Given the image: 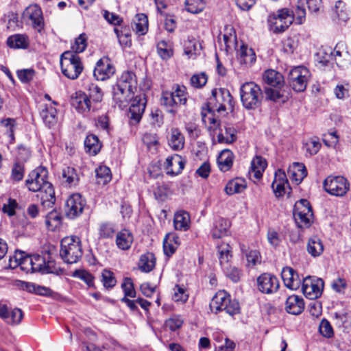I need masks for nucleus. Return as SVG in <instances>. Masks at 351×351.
Wrapping results in <instances>:
<instances>
[{
	"label": "nucleus",
	"mask_w": 351,
	"mask_h": 351,
	"mask_svg": "<svg viewBox=\"0 0 351 351\" xmlns=\"http://www.w3.org/2000/svg\"><path fill=\"white\" fill-rule=\"evenodd\" d=\"M173 224L177 230H187L190 228L189 214L183 210L177 212L174 215Z\"/></svg>",
	"instance_id": "37"
},
{
	"label": "nucleus",
	"mask_w": 351,
	"mask_h": 351,
	"mask_svg": "<svg viewBox=\"0 0 351 351\" xmlns=\"http://www.w3.org/2000/svg\"><path fill=\"white\" fill-rule=\"evenodd\" d=\"M230 226L228 220L223 218L217 219L212 230L213 237L219 239L227 235Z\"/></svg>",
	"instance_id": "40"
},
{
	"label": "nucleus",
	"mask_w": 351,
	"mask_h": 351,
	"mask_svg": "<svg viewBox=\"0 0 351 351\" xmlns=\"http://www.w3.org/2000/svg\"><path fill=\"white\" fill-rule=\"evenodd\" d=\"M323 142L327 147H334L339 141L336 131H330L323 134Z\"/></svg>",
	"instance_id": "63"
},
{
	"label": "nucleus",
	"mask_w": 351,
	"mask_h": 351,
	"mask_svg": "<svg viewBox=\"0 0 351 351\" xmlns=\"http://www.w3.org/2000/svg\"><path fill=\"white\" fill-rule=\"evenodd\" d=\"M60 66L63 75L71 80L77 79L84 69L80 58L70 51L61 55Z\"/></svg>",
	"instance_id": "8"
},
{
	"label": "nucleus",
	"mask_w": 351,
	"mask_h": 351,
	"mask_svg": "<svg viewBox=\"0 0 351 351\" xmlns=\"http://www.w3.org/2000/svg\"><path fill=\"white\" fill-rule=\"evenodd\" d=\"M267 166L266 160L261 156H256L251 161L250 176L259 180L263 176V173Z\"/></svg>",
	"instance_id": "29"
},
{
	"label": "nucleus",
	"mask_w": 351,
	"mask_h": 351,
	"mask_svg": "<svg viewBox=\"0 0 351 351\" xmlns=\"http://www.w3.org/2000/svg\"><path fill=\"white\" fill-rule=\"evenodd\" d=\"M293 217L299 228H308L313 221V212L308 200L302 199L294 205Z\"/></svg>",
	"instance_id": "11"
},
{
	"label": "nucleus",
	"mask_w": 351,
	"mask_h": 351,
	"mask_svg": "<svg viewBox=\"0 0 351 351\" xmlns=\"http://www.w3.org/2000/svg\"><path fill=\"white\" fill-rule=\"evenodd\" d=\"M247 187L245 180L241 178H236L230 180L226 185L225 191L232 195L236 193H242Z\"/></svg>",
	"instance_id": "35"
},
{
	"label": "nucleus",
	"mask_w": 351,
	"mask_h": 351,
	"mask_svg": "<svg viewBox=\"0 0 351 351\" xmlns=\"http://www.w3.org/2000/svg\"><path fill=\"white\" fill-rule=\"evenodd\" d=\"M165 170L167 175L175 176L180 174L185 165L184 159L178 154L169 156L166 159Z\"/></svg>",
	"instance_id": "21"
},
{
	"label": "nucleus",
	"mask_w": 351,
	"mask_h": 351,
	"mask_svg": "<svg viewBox=\"0 0 351 351\" xmlns=\"http://www.w3.org/2000/svg\"><path fill=\"white\" fill-rule=\"evenodd\" d=\"M168 143L170 147L176 151L180 150L184 147V137L178 128L171 129Z\"/></svg>",
	"instance_id": "33"
},
{
	"label": "nucleus",
	"mask_w": 351,
	"mask_h": 351,
	"mask_svg": "<svg viewBox=\"0 0 351 351\" xmlns=\"http://www.w3.org/2000/svg\"><path fill=\"white\" fill-rule=\"evenodd\" d=\"M332 17L333 19H337L344 22L348 20L349 14L344 2L342 1H337L336 2L335 7L332 10Z\"/></svg>",
	"instance_id": "46"
},
{
	"label": "nucleus",
	"mask_w": 351,
	"mask_h": 351,
	"mask_svg": "<svg viewBox=\"0 0 351 351\" xmlns=\"http://www.w3.org/2000/svg\"><path fill=\"white\" fill-rule=\"evenodd\" d=\"M309 77V71L306 67H295L289 74L288 81L289 86L295 92H302L306 88Z\"/></svg>",
	"instance_id": "13"
},
{
	"label": "nucleus",
	"mask_w": 351,
	"mask_h": 351,
	"mask_svg": "<svg viewBox=\"0 0 351 351\" xmlns=\"http://www.w3.org/2000/svg\"><path fill=\"white\" fill-rule=\"evenodd\" d=\"M145 104L134 99L130 107L129 112L130 114V121L133 123H137L140 121L142 114L145 110Z\"/></svg>",
	"instance_id": "42"
},
{
	"label": "nucleus",
	"mask_w": 351,
	"mask_h": 351,
	"mask_svg": "<svg viewBox=\"0 0 351 351\" xmlns=\"http://www.w3.org/2000/svg\"><path fill=\"white\" fill-rule=\"evenodd\" d=\"M257 289L265 294H273L279 289V280L274 275L263 274L257 278Z\"/></svg>",
	"instance_id": "16"
},
{
	"label": "nucleus",
	"mask_w": 351,
	"mask_h": 351,
	"mask_svg": "<svg viewBox=\"0 0 351 351\" xmlns=\"http://www.w3.org/2000/svg\"><path fill=\"white\" fill-rule=\"evenodd\" d=\"M231 249L228 243H223L218 247L219 264L222 269L230 265L229 261L232 258Z\"/></svg>",
	"instance_id": "47"
},
{
	"label": "nucleus",
	"mask_w": 351,
	"mask_h": 351,
	"mask_svg": "<svg viewBox=\"0 0 351 351\" xmlns=\"http://www.w3.org/2000/svg\"><path fill=\"white\" fill-rule=\"evenodd\" d=\"M1 124L5 128V131L11 140H14V132L16 125L15 119L12 118H7L1 121Z\"/></svg>",
	"instance_id": "64"
},
{
	"label": "nucleus",
	"mask_w": 351,
	"mask_h": 351,
	"mask_svg": "<svg viewBox=\"0 0 351 351\" xmlns=\"http://www.w3.org/2000/svg\"><path fill=\"white\" fill-rule=\"evenodd\" d=\"M205 8L204 0H186L185 9L192 14H197L202 12Z\"/></svg>",
	"instance_id": "53"
},
{
	"label": "nucleus",
	"mask_w": 351,
	"mask_h": 351,
	"mask_svg": "<svg viewBox=\"0 0 351 351\" xmlns=\"http://www.w3.org/2000/svg\"><path fill=\"white\" fill-rule=\"evenodd\" d=\"M87 46L86 36L85 34H81L75 40L74 45L72 46L73 51L77 53L83 52Z\"/></svg>",
	"instance_id": "61"
},
{
	"label": "nucleus",
	"mask_w": 351,
	"mask_h": 351,
	"mask_svg": "<svg viewBox=\"0 0 351 351\" xmlns=\"http://www.w3.org/2000/svg\"><path fill=\"white\" fill-rule=\"evenodd\" d=\"M101 282L106 289H112L117 283L114 274L108 269H104L101 273Z\"/></svg>",
	"instance_id": "56"
},
{
	"label": "nucleus",
	"mask_w": 351,
	"mask_h": 351,
	"mask_svg": "<svg viewBox=\"0 0 351 351\" xmlns=\"http://www.w3.org/2000/svg\"><path fill=\"white\" fill-rule=\"evenodd\" d=\"M294 13L288 8H282L270 14L267 19L270 30L274 33L285 31L293 23Z\"/></svg>",
	"instance_id": "9"
},
{
	"label": "nucleus",
	"mask_w": 351,
	"mask_h": 351,
	"mask_svg": "<svg viewBox=\"0 0 351 351\" xmlns=\"http://www.w3.org/2000/svg\"><path fill=\"white\" fill-rule=\"evenodd\" d=\"M189 298V294L186 293L185 289L180 285H176L173 288V293L172 299L176 302L184 303Z\"/></svg>",
	"instance_id": "59"
},
{
	"label": "nucleus",
	"mask_w": 351,
	"mask_h": 351,
	"mask_svg": "<svg viewBox=\"0 0 351 351\" xmlns=\"http://www.w3.org/2000/svg\"><path fill=\"white\" fill-rule=\"evenodd\" d=\"M48 171L46 168L38 167L33 170L25 180V185L30 191L38 192L37 197L43 205L54 204L55 192L52 184L47 180Z\"/></svg>",
	"instance_id": "1"
},
{
	"label": "nucleus",
	"mask_w": 351,
	"mask_h": 351,
	"mask_svg": "<svg viewBox=\"0 0 351 351\" xmlns=\"http://www.w3.org/2000/svg\"><path fill=\"white\" fill-rule=\"evenodd\" d=\"M24 176V165L23 163L16 161L12 167L11 173V178L14 181H20Z\"/></svg>",
	"instance_id": "60"
},
{
	"label": "nucleus",
	"mask_w": 351,
	"mask_h": 351,
	"mask_svg": "<svg viewBox=\"0 0 351 351\" xmlns=\"http://www.w3.org/2000/svg\"><path fill=\"white\" fill-rule=\"evenodd\" d=\"M133 240L134 238L131 232L123 229L117 234L116 245L120 250H127L130 248Z\"/></svg>",
	"instance_id": "31"
},
{
	"label": "nucleus",
	"mask_w": 351,
	"mask_h": 351,
	"mask_svg": "<svg viewBox=\"0 0 351 351\" xmlns=\"http://www.w3.org/2000/svg\"><path fill=\"white\" fill-rule=\"evenodd\" d=\"M7 45L12 49H27L29 45V38L25 34H16L10 36L7 39Z\"/></svg>",
	"instance_id": "30"
},
{
	"label": "nucleus",
	"mask_w": 351,
	"mask_h": 351,
	"mask_svg": "<svg viewBox=\"0 0 351 351\" xmlns=\"http://www.w3.org/2000/svg\"><path fill=\"white\" fill-rule=\"evenodd\" d=\"M190 81L192 86L200 88L204 86L207 83L208 76L204 72H202L192 75Z\"/></svg>",
	"instance_id": "58"
},
{
	"label": "nucleus",
	"mask_w": 351,
	"mask_h": 351,
	"mask_svg": "<svg viewBox=\"0 0 351 351\" xmlns=\"http://www.w3.org/2000/svg\"><path fill=\"white\" fill-rule=\"evenodd\" d=\"M60 246V255L64 262L73 264L82 258L83 251L79 237H66L62 239Z\"/></svg>",
	"instance_id": "4"
},
{
	"label": "nucleus",
	"mask_w": 351,
	"mask_h": 351,
	"mask_svg": "<svg viewBox=\"0 0 351 351\" xmlns=\"http://www.w3.org/2000/svg\"><path fill=\"white\" fill-rule=\"evenodd\" d=\"M263 80L267 85L277 88L282 87L285 83L282 75L273 69H268L264 72Z\"/></svg>",
	"instance_id": "28"
},
{
	"label": "nucleus",
	"mask_w": 351,
	"mask_h": 351,
	"mask_svg": "<svg viewBox=\"0 0 351 351\" xmlns=\"http://www.w3.org/2000/svg\"><path fill=\"white\" fill-rule=\"evenodd\" d=\"M63 182L68 186H72L77 184L79 177L76 170L73 167H66L62 170Z\"/></svg>",
	"instance_id": "48"
},
{
	"label": "nucleus",
	"mask_w": 351,
	"mask_h": 351,
	"mask_svg": "<svg viewBox=\"0 0 351 351\" xmlns=\"http://www.w3.org/2000/svg\"><path fill=\"white\" fill-rule=\"evenodd\" d=\"M136 84L134 73L127 71L121 74L112 87L113 99L120 107L125 106V104L133 99Z\"/></svg>",
	"instance_id": "2"
},
{
	"label": "nucleus",
	"mask_w": 351,
	"mask_h": 351,
	"mask_svg": "<svg viewBox=\"0 0 351 351\" xmlns=\"http://www.w3.org/2000/svg\"><path fill=\"white\" fill-rule=\"evenodd\" d=\"M325 191L335 196L343 197L350 189L348 180L343 176H328L323 183Z\"/></svg>",
	"instance_id": "12"
},
{
	"label": "nucleus",
	"mask_w": 351,
	"mask_h": 351,
	"mask_svg": "<svg viewBox=\"0 0 351 351\" xmlns=\"http://www.w3.org/2000/svg\"><path fill=\"white\" fill-rule=\"evenodd\" d=\"M23 287L29 293H34L40 295L47 296L51 293L50 289L32 282H25Z\"/></svg>",
	"instance_id": "51"
},
{
	"label": "nucleus",
	"mask_w": 351,
	"mask_h": 351,
	"mask_svg": "<svg viewBox=\"0 0 351 351\" xmlns=\"http://www.w3.org/2000/svg\"><path fill=\"white\" fill-rule=\"evenodd\" d=\"M202 49L201 44L195 40H188L184 45V54L189 58H195Z\"/></svg>",
	"instance_id": "52"
},
{
	"label": "nucleus",
	"mask_w": 351,
	"mask_h": 351,
	"mask_svg": "<svg viewBox=\"0 0 351 351\" xmlns=\"http://www.w3.org/2000/svg\"><path fill=\"white\" fill-rule=\"evenodd\" d=\"M62 221V218L59 213L53 210L46 216L45 223L49 230H55L58 228Z\"/></svg>",
	"instance_id": "50"
},
{
	"label": "nucleus",
	"mask_w": 351,
	"mask_h": 351,
	"mask_svg": "<svg viewBox=\"0 0 351 351\" xmlns=\"http://www.w3.org/2000/svg\"><path fill=\"white\" fill-rule=\"evenodd\" d=\"M285 309L289 314L300 315L304 309L303 298L296 295L289 296L285 302Z\"/></svg>",
	"instance_id": "25"
},
{
	"label": "nucleus",
	"mask_w": 351,
	"mask_h": 351,
	"mask_svg": "<svg viewBox=\"0 0 351 351\" xmlns=\"http://www.w3.org/2000/svg\"><path fill=\"white\" fill-rule=\"evenodd\" d=\"M86 204L85 199L79 193L70 195L64 204L65 215L70 219L79 217L83 212Z\"/></svg>",
	"instance_id": "15"
},
{
	"label": "nucleus",
	"mask_w": 351,
	"mask_h": 351,
	"mask_svg": "<svg viewBox=\"0 0 351 351\" xmlns=\"http://www.w3.org/2000/svg\"><path fill=\"white\" fill-rule=\"evenodd\" d=\"M324 285V281L321 278L307 276L302 280V291L308 299L315 300L321 296Z\"/></svg>",
	"instance_id": "14"
},
{
	"label": "nucleus",
	"mask_w": 351,
	"mask_h": 351,
	"mask_svg": "<svg viewBox=\"0 0 351 351\" xmlns=\"http://www.w3.org/2000/svg\"><path fill=\"white\" fill-rule=\"evenodd\" d=\"M282 279L285 285L291 289L297 290L300 285L301 280L295 271L289 267H284L281 272Z\"/></svg>",
	"instance_id": "23"
},
{
	"label": "nucleus",
	"mask_w": 351,
	"mask_h": 351,
	"mask_svg": "<svg viewBox=\"0 0 351 351\" xmlns=\"http://www.w3.org/2000/svg\"><path fill=\"white\" fill-rule=\"evenodd\" d=\"M288 175L291 180L298 185L307 176V171L304 164L294 162L289 167Z\"/></svg>",
	"instance_id": "26"
},
{
	"label": "nucleus",
	"mask_w": 351,
	"mask_h": 351,
	"mask_svg": "<svg viewBox=\"0 0 351 351\" xmlns=\"http://www.w3.org/2000/svg\"><path fill=\"white\" fill-rule=\"evenodd\" d=\"M271 186L275 195L278 197L283 196L285 193H290L291 188L284 171L278 169L276 171Z\"/></svg>",
	"instance_id": "19"
},
{
	"label": "nucleus",
	"mask_w": 351,
	"mask_h": 351,
	"mask_svg": "<svg viewBox=\"0 0 351 351\" xmlns=\"http://www.w3.org/2000/svg\"><path fill=\"white\" fill-rule=\"evenodd\" d=\"M96 180L99 184H106L111 180L110 169L106 166H99L95 169Z\"/></svg>",
	"instance_id": "49"
},
{
	"label": "nucleus",
	"mask_w": 351,
	"mask_h": 351,
	"mask_svg": "<svg viewBox=\"0 0 351 351\" xmlns=\"http://www.w3.org/2000/svg\"><path fill=\"white\" fill-rule=\"evenodd\" d=\"M133 30L139 35H145L148 31V19L143 13L137 14L132 25Z\"/></svg>",
	"instance_id": "39"
},
{
	"label": "nucleus",
	"mask_w": 351,
	"mask_h": 351,
	"mask_svg": "<svg viewBox=\"0 0 351 351\" xmlns=\"http://www.w3.org/2000/svg\"><path fill=\"white\" fill-rule=\"evenodd\" d=\"M210 311L217 314L224 311L230 315L239 313V304L235 300H232L230 295L225 291H219L215 293L210 302Z\"/></svg>",
	"instance_id": "6"
},
{
	"label": "nucleus",
	"mask_w": 351,
	"mask_h": 351,
	"mask_svg": "<svg viewBox=\"0 0 351 351\" xmlns=\"http://www.w3.org/2000/svg\"><path fill=\"white\" fill-rule=\"evenodd\" d=\"M32 265L34 267L33 271L34 272H42V273H51L52 272L50 269V262H46L44 257L39 254L30 255Z\"/></svg>",
	"instance_id": "36"
},
{
	"label": "nucleus",
	"mask_w": 351,
	"mask_h": 351,
	"mask_svg": "<svg viewBox=\"0 0 351 351\" xmlns=\"http://www.w3.org/2000/svg\"><path fill=\"white\" fill-rule=\"evenodd\" d=\"M155 263L154 254L148 252L141 256L138 265L143 272H149L154 268Z\"/></svg>",
	"instance_id": "44"
},
{
	"label": "nucleus",
	"mask_w": 351,
	"mask_h": 351,
	"mask_svg": "<svg viewBox=\"0 0 351 351\" xmlns=\"http://www.w3.org/2000/svg\"><path fill=\"white\" fill-rule=\"evenodd\" d=\"M0 317L8 324L17 325L21 322L23 314L20 308L9 311L5 306H3L0 307Z\"/></svg>",
	"instance_id": "24"
},
{
	"label": "nucleus",
	"mask_w": 351,
	"mask_h": 351,
	"mask_svg": "<svg viewBox=\"0 0 351 351\" xmlns=\"http://www.w3.org/2000/svg\"><path fill=\"white\" fill-rule=\"evenodd\" d=\"M157 53L162 60H168L173 55V44L170 41L160 40L156 45Z\"/></svg>",
	"instance_id": "45"
},
{
	"label": "nucleus",
	"mask_w": 351,
	"mask_h": 351,
	"mask_svg": "<svg viewBox=\"0 0 351 351\" xmlns=\"http://www.w3.org/2000/svg\"><path fill=\"white\" fill-rule=\"evenodd\" d=\"M99 232L101 237L110 238L114 235L115 229L112 224L109 223H103L99 226Z\"/></svg>",
	"instance_id": "62"
},
{
	"label": "nucleus",
	"mask_w": 351,
	"mask_h": 351,
	"mask_svg": "<svg viewBox=\"0 0 351 351\" xmlns=\"http://www.w3.org/2000/svg\"><path fill=\"white\" fill-rule=\"evenodd\" d=\"M236 140L237 130L230 124H226L224 125V131L221 130L220 132L217 134V141L219 143L230 144L236 141Z\"/></svg>",
	"instance_id": "32"
},
{
	"label": "nucleus",
	"mask_w": 351,
	"mask_h": 351,
	"mask_svg": "<svg viewBox=\"0 0 351 351\" xmlns=\"http://www.w3.org/2000/svg\"><path fill=\"white\" fill-rule=\"evenodd\" d=\"M306 249L309 254L313 257H317L323 253L324 245L319 238L313 237L309 239Z\"/></svg>",
	"instance_id": "43"
},
{
	"label": "nucleus",
	"mask_w": 351,
	"mask_h": 351,
	"mask_svg": "<svg viewBox=\"0 0 351 351\" xmlns=\"http://www.w3.org/2000/svg\"><path fill=\"white\" fill-rule=\"evenodd\" d=\"M84 147L86 152L93 156L97 155L101 147L98 137L95 134H88L84 141Z\"/></svg>",
	"instance_id": "41"
},
{
	"label": "nucleus",
	"mask_w": 351,
	"mask_h": 351,
	"mask_svg": "<svg viewBox=\"0 0 351 351\" xmlns=\"http://www.w3.org/2000/svg\"><path fill=\"white\" fill-rule=\"evenodd\" d=\"M187 101L186 88L184 86L176 85L170 91H163L160 101L167 108V110L175 114L181 105L186 104Z\"/></svg>",
	"instance_id": "7"
},
{
	"label": "nucleus",
	"mask_w": 351,
	"mask_h": 351,
	"mask_svg": "<svg viewBox=\"0 0 351 351\" xmlns=\"http://www.w3.org/2000/svg\"><path fill=\"white\" fill-rule=\"evenodd\" d=\"M30 255L24 256L22 252H16L13 256L10 258V264L11 267L20 266L23 271L27 273H34V267L32 265Z\"/></svg>",
	"instance_id": "22"
},
{
	"label": "nucleus",
	"mask_w": 351,
	"mask_h": 351,
	"mask_svg": "<svg viewBox=\"0 0 351 351\" xmlns=\"http://www.w3.org/2000/svg\"><path fill=\"white\" fill-rule=\"evenodd\" d=\"M115 73V68L108 58L97 61L93 71L97 80L104 81L110 78Z\"/></svg>",
	"instance_id": "17"
},
{
	"label": "nucleus",
	"mask_w": 351,
	"mask_h": 351,
	"mask_svg": "<svg viewBox=\"0 0 351 351\" xmlns=\"http://www.w3.org/2000/svg\"><path fill=\"white\" fill-rule=\"evenodd\" d=\"M213 110L210 107L207 106L206 108H203L202 111V119L205 125L208 130H216L219 125V121L215 117Z\"/></svg>",
	"instance_id": "38"
},
{
	"label": "nucleus",
	"mask_w": 351,
	"mask_h": 351,
	"mask_svg": "<svg viewBox=\"0 0 351 351\" xmlns=\"http://www.w3.org/2000/svg\"><path fill=\"white\" fill-rule=\"evenodd\" d=\"M88 98L90 101L95 104H97L102 100L103 93L101 88L96 84H90L88 88Z\"/></svg>",
	"instance_id": "55"
},
{
	"label": "nucleus",
	"mask_w": 351,
	"mask_h": 351,
	"mask_svg": "<svg viewBox=\"0 0 351 351\" xmlns=\"http://www.w3.org/2000/svg\"><path fill=\"white\" fill-rule=\"evenodd\" d=\"M40 117L44 123L49 128L56 125L58 122L57 110L51 104H46L43 107L40 111Z\"/></svg>",
	"instance_id": "27"
},
{
	"label": "nucleus",
	"mask_w": 351,
	"mask_h": 351,
	"mask_svg": "<svg viewBox=\"0 0 351 351\" xmlns=\"http://www.w3.org/2000/svg\"><path fill=\"white\" fill-rule=\"evenodd\" d=\"M72 276L84 281L88 287H94V277L88 271L84 269H77L73 271Z\"/></svg>",
	"instance_id": "54"
},
{
	"label": "nucleus",
	"mask_w": 351,
	"mask_h": 351,
	"mask_svg": "<svg viewBox=\"0 0 351 351\" xmlns=\"http://www.w3.org/2000/svg\"><path fill=\"white\" fill-rule=\"evenodd\" d=\"M72 106L80 113L88 112L96 110L95 105L93 104L88 97L83 92L75 93L71 97Z\"/></svg>",
	"instance_id": "20"
},
{
	"label": "nucleus",
	"mask_w": 351,
	"mask_h": 351,
	"mask_svg": "<svg viewBox=\"0 0 351 351\" xmlns=\"http://www.w3.org/2000/svg\"><path fill=\"white\" fill-rule=\"evenodd\" d=\"M24 15L32 22V27L38 32H41L45 28V21L41 8L36 4L27 7Z\"/></svg>",
	"instance_id": "18"
},
{
	"label": "nucleus",
	"mask_w": 351,
	"mask_h": 351,
	"mask_svg": "<svg viewBox=\"0 0 351 351\" xmlns=\"http://www.w3.org/2000/svg\"><path fill=\"white\" fill-rule=\"evenodd\" d=\"M225 31L223 35V41L226 50L237 49V56L240 64L251 66L256 60L254 49L243 43L239 48L237 49L238 43L234 29L232 27H226Z\"/></svg>",
	"instance_id": "3"
},
{
	"label": "nucleus",
	"mask_w": 351,
	"mask_h": 351,
	"mask_svg": "<svg viewBox=\"0 0 351 351\" xmlns=\"http://www.w3.org/2000/svg\"><path fill=\"white\" fill-rule=\"evenodd\" d=\"M234 154L230 149H223L217 158V164L221 171H228L233 165Z\"/></svg>",
	"instance_id": "34"
},
{
	"label": "nucleus",
	"mask_w": 351,
	"mask_h": 351,
	"mask_svg": "<svg viewBox=\"0 0 351 351\" xmlns=\"http://www.w3.org/2000/svg\"><path fill=\"white\" fill-rule=\"evenodd\" d=\"M208 106L217 112H225L227 108H233V98L226 88L214 89L210 97Z\"/></svg>",
	"instance_id": "10"
},
{
	"label": "nucleus",
	"mask_w": 351,
	"mask_h": 351,
	"mask_svg": "<svg viewBox=\"0 0 351 351\" xmlns=\"http://www.w3.org/2000/svg\"><path fill=\"white\" fill-rule=\"evenodd\" d=\"M240 97L243 106L247 110L258 108L263 97L261 87L254 82L243 83L240 87Z\"/></svg>",
	"instance_id": "5"
},
{
	"label": "nucleus",
	"mask_w": 351,
	"mask_h": 351,
	"mask_svg": "<svg viewBox=\"0 0 351 351\" xmlns=\"http://www.w3.org/2000/svg\"><path fill=\"white\" fill-rule=\"evenodd\" d=\"M222 269L226 276L234 282H237L240 280L242 272L237 267L230 265Z\"/></svg>",
	"instance_id": "57"
}]
</instances>
